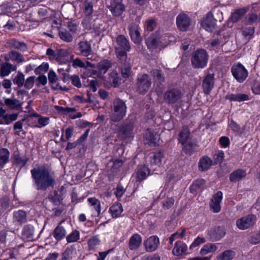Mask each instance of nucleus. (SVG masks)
<instances>
[{"mask_svg":"<svg viewBox=\"0 0 260 260\" xmlns=\"http://www.w3.org/2000/svg\"><path fill=\"white\" fill-rule=\"evenodd\" d=\"M33 185L38 190L45 191L55 184V180L49 167L45 165H36L30 170Z\"/></svg>","mask_w":260,"mask_h":260,"instance_id":"nucleus-1","label":"nucleus"},{"mask_svg":"<svg viewBox=\"0 0 260 260\" xmlns=\"http://www.w3.org/2000/svg\"><path fill=\"white\" fill-rule=\"evenodd\" d=\"M127 107L125 102L120 99H115L112 105L110 118L114 122H118L125 116Z\"/></svg>","mask_w":260,"mask_h":260,"instance_id":"nucleus-2","label":"nucleus"},{"mask_svg":"<svg viewBox=\"0 0 260 260\" xmlns=\"http://www.w3.org/2000/svg\"><path fill=\"white\" fill-rule=\"evenodd\" d=\"M117 45L115 52L119 60H125L126 58V52L131 50L128 41L123 35H119L116 39Z\"/></svg>","mask_w":260,"mask_h":260,"instance_id":"nucleus-3","label":"nucleus"},{"mask_svg":"<svg viewBox=\"0 0 260 260\" xmlns=\"http://www.w3.org/2000/svg\"><path fill=\"white\" fill-rule=\"evenodd\" d=\"M208 55L204 49H198L192 55L191 62L194 68H204L207 64Z\"/></svg>","mask_w":260,"mask_h":260,"instance_id":"nucleus-4","label":"nucleus"},{"mask_svg":"<svg viewBox=\"0 0 260 260\" xmlns=\"http://www.w3.org/2000/svg\"><path fill=\"white\" fill-rule=\"evenodd\" d=\"M232 74L234 78L239 83H242L247 78L248 72L240 63H235L231 68Z\"/></svg>","mask_w":260,"mask_h":260,"instance_id":"nucleus-5","label":"nucleus"},{"mask_svg":"<svg viewBox=\"0 0 260 260\" xmlns=\"http://www.w3.org/2000/svg\"><path fill=\"white\" fill-rule=\"evenodd\" d=\"M151 83V80L148 74H139L137 76V85L140 93L146 92L150 89Z\"/></svg>","mask_w":260,"mask_h":260,"instance_id":"nucleus-6","label":"nucleus"},{"mask_svg":"<svg viewBox=\"0 0 260 260\" xmlns=\"http://www.w3.org/2000/svg\"><path fill=\"white\" fill-rule=\"evenodd\" d=\"M257 220L256 216L253 214H249L243 216L236 221L237 228L241 230H245L254 225Z\"/></svg>","mask_w":260,"mask_h":260,"instance_id":"nucleus-7","label":"nucleus"},{"mask_svg":"<svg viewBox=\"0 0 260 260\" xmlns=\"http://www.w3.org/2000/svg\"><path fill=\"white\" fill-rule=\"evenodd\" d=\"M216 21L213 14L210 12L203 18L201 21V24L206 30L212 31L215 28Z\"/></svg>","mask_w":260,"mask_h":260,"instance_id":"nucleus-8","label":"nucleus"},{"mask_svg":"<svg viewBox=\"0 0 260 260\" xmlns=\"http://www.w3.org/2000/svg\"><path fill=\"white\" fill-rule=\"evenodd\" d=\"M179 141L183 146V149L186 151H188V149L186 148L188 146L189 148H192V144L190 142V132L187 126L183 127L180 132Z\"/></svg>","mask_w":260,"mask_h":260,"instance_id":"nucleus-9","label":"nucleus"},{"mask_svg":"<svg viewBox=\"0 0 260 260\" xmlns=\"http://www.w3.org/2000/svg\"><path fill=\"white\" fill-rule=\"evenodd\" d=\"M134 120H126L121 126L120 134L123 138L131 137L134 134Z\"/></svg>","mask_w":260,"mask_h":260,"instance_id":"nucleus-10","label":"nucleus"},{"mask_svg":"<svg viewBox=\"0 0 260 260\" xmlns=\"http://www.w3.org/2000/svg\"><path fill=\"white\" fill-rule=\"evenodd\" d=\"M78 3L80 8V13L83 16H90L93 12L92 0H79Z\"/></svg>","mask_w":260,"mask_h":260,"instance_id":"nucleus-11","label":"nucleus"},{"mask_svg":"<svg viewBox=\"0 0 260 260\" xmlns=\"http://www.w3.org/2000/svg\"><path fill=\"white\" fill-rule=\"evenodd\" d=\"M214 86V75L213 74H208L204 78L202 82V88L204 93L209 95Z\"/></svg>","mask_w":260,"mask_h":260,"instance_id":"nucleus-12","label":"nucleus"},{"mask_svg":"<svg viewBox=\"0 0 260 260\" xmlns=\"http://www.w3.org/2000/svg\"><path fill=\"white\" fill-rule=\"evenodd\" d=\"M128 29L129 34L133 42L135 44L140 43L142 41V37L139 25L136 23H132L129 25Z\"/></svg>","mask_w":260,"mask_h":260,"instance_id":"nucleus-13","label":"nucleus"},{"mask_svg":"<svg viewBox=\"0 0 260 260\" xmlns=\"http://www.w3.org/2000/svg\"><path fill=\"white\" fill-rule=\"evenodd\" d=\"M222 200V192L221 191H217L212 198L210 203V209L214 213H218L221 210L220 203Z\"/></svg>","mask_w":260,"mask_h":260,"instance_id":"nucleus-14","label":"nucleus"},{"mask_svg":"<svg viewBox=\"0 0 260 260\" xmlns=\"http://www.w3.org/2000/svg\"><path fill=\"white\" fill-rule=\"evenodd\" d=\"M109 8L115 16L121 15L125 10V7L122 3V0H112Z\"/></svg>","mask_w":260,"mask_h":260,"instance_id":"nucleus-15","label":"nucleus"},{"mask_svg":"<svg viewBox=\"0 0 260 260\" xmlns=\"http://www.w3.org/2000/svg\"><path fill=\"white\" fill-rule=\"evenodd\" d=\"M208 235L212 241H217L225 236V230L223 227H214L208 231Z\"/></svg>","mask_w":260,"mask_h":260,"instance_id":"nucleus-16","label":"nucleus"},{"mask_svg":"<svg viewBox=\"0 0 260 260\" xmlns=\"http://www.w3.org/2000/svg\"><path fill=\"white\" fill-rule=\"evenodd\" d=\"M160 137L158 134L154 133L151 129H147L144 134V141L149 145H158Z\"/></svg>","mask_w":260,"mask_h":260,"instance_id":"nucleus-17","label":"nucleus"},{"mask_svg":"<svg viewBox=\"0 0 260 260\" xmlns=\"http://www.w3.org/2000/svg\"><path fill=\"white\" fill-rule=\"evenodd\" d=\"M181 97V92L179 90L172 89L165 93L164 99L168 103L174 104L177 102Z\"/></svg>","mask_w":260,"mask_h":260,"instance_id":"nucleus-18","label":"nucleus"},{"mask_svg":"<svg viewBox=\"0 0 260 260\" xmlns=\"http://www.w3.org/2000/svg\"><path fill=\"white\" fill-rule=\"evenodd\" d=\"M178 28L182 31H186L190 25V19L185 14L178 15L176 18Z\"/></svg>","mask_w":260,"mask_h":260,"instance_id":"nucleus-19","label":"nucleus"},{"mask_svg":"<svg viewBox=\"0 0 260 260\" xmlns=\"http://www.w3.org/2000/svg\"><path fill=\"white\" fill-rule=\"evenodd\" d=\"M77 51L78 53L83 56L87 57L92 52L91 44L87 41H81L77 45Z\"/></svg>","mask_w":260,"mask_h":260,"instance_id":"nucleus-20","label":"nucleus"},{"mask_svg":"<svg viewBox=\"0 0 260 260\" xmlns=\"http://www.w3.org/2000/svg\"><path fill=\"white\" fill-rule=\"evenodd\" d=\"M159 244V238L156 236H152L144 241V244L147 251H155Z\"/></svg>","mask_w":260,"mask_h":260,"instance_id":"nucleus-21","label":"nucleus"},{"mask_svg":"<svg viewBox=\"0 0 260 260\" xmlns=\"http://www.w3.org/2000/svg\"><path fill=\"white\" fill-rule=\"evenodd\" d=\"M122 66L121 68V72L122 77L124 78H128L132 74V67L130 62V59L127 57L125 60H120Z\"/></svg>","mask_w":260,"mask_h":260,"instance_id":"nucleus-22","label":"nucleus"},{"mask_svg":"<svg viewBox=\"0 0 260 260\" xmlns=\"http://www.w3.org/2000/svg\"><path fill=\"white\" fill-rule=\"evenodd\" d=\"M164 159V154L162 152L159 151L154 153L153 156L151 157L150 164L153 169H155V167H160L162 165V161Z\"/></svg>","mask_w":260,"mask_h":260,"instance_id":"nucleus-23","label":"nucleus"},{"mask_svg":"<svg viewBox=\"0 0 260 260\" xmlns=\"http://www.w3.org/2000/svg\"><path fill=\"white\" fill-rule=\"evenodd\" d=\"M17 69V67L15 64H12L8 62H4L2 64L0 69V76L4 77L8 76L12 71H15Z\"/></svg>","mask_w":260,"mask_h":260,"instance_id":"nucleus-24","label":"nucleus"},{"mask_svg":"<svg viewBox=\"0 0 260 260\" xmlns=\"http://www.w3.org/2000/svg\"><path fill=\"white\" fill-rule=\"evenodd\" d=\"M145 42L150 50H153L159 46L160 43V38L151 35L145 39Z\"/></svg>","mask_w":260,"mask_h":260,"instance_id":"nucleus-25","label":"nucleus"},{"mask_svg":"<svg viewBox=\"0 0 260 260\" xmlns=\"http://www.w3.org/2000/svg\"><path fill=\"white\" fill-rule=\"evenodd\" d=\"M60 63H66L69 61V52L67 49H59L56 51L55 59Z\"/></svg>","mask_w":260,"mask_h":260,"instance_id":"nucleus-26","label":"nucleus"},{"mask_svg":"<svg viewBox=\"0 0 260 260\" xmlns=\"http://www.w3.org/2000/svg\"><path fill=\"white\" fill-rule=\"evenodd\" d=\"M142 241L141 236L138 234L133 235L129 240V248L131 250H136L140 246Z\"/></svg>","mask_w":260,"mask_h":260,"instance_id":"nucleus-27","label":"nucleus"},{"mask_svg":"<svg viewBox=\"0 0 260 260\" xmlns=\"http://www.w3.org/2000/svg\"><path fill=\"white\" fill-rule=\"evenodd\" d=\"M225 99L230 101L241 102L250 100L248 94L245 93L228 94Z\"/></svg>","mask_w":260,"mask_h":260,"instance_id":"nucleus-28","label":"nucleus"},{"mask_svg":"<svg viewBox=\"0 0 260 260\" xmlns=\"http://www.w3.org/2000/svg\"><path fill=\"white\" fill-rule=\"evenodd\" d=\"M7 44L10 48L18 49L22 51H25L27 49V45L25 43L19 41L15 39L8 40Z\"/></svg>","mask_w":260,"mask_h":260,"instance_id":"nucleus-29","label":"nucleus"},{"mask_svg":"<svg viewBox=\"0 0 260 260\" xmlns=\"http://www.w3.org/2000/svg\"><path fill=\"white\" fill-rule=\"evenodd\" d=\"M66 229L60 225V223L55 228L52 233L53 237L57 241L63 239L66 237Z\"/></svg>","mask_w":260,"mask_h":260,"instance_id":"nucleus-30","label":"nucleus"},{"mask_svg":"<svg viewBox=\"0 0 260 260\" xmlns=\"http://www.w3.org/2000/svg\"><path fill=\"white\" fill-rule=\"evenodd\" d=\"M13 221L19 224L25 223L26 221V212L21 210L15 211L13 213Z\"/></svg>","mask_w":260,"mask_h":260,"instance_id":"nucleus-31","label":"nucleus"},{"mask_svg":"<svg viewBox=\"0 0 260 260\" xmlns=\"http://www.w3.org/2000/svg\"><path fill=\"white\" fill-rule=\"evenodd\" d=\"M246 173L242 169H237L233 172L230 176V180L232 182H237L245 178Z\"/></svg>","mask_w":260,"mask_h":260,"instance_id":"nucleus-32","label":"nucleus"},{"mask_svg":"<svg viewBox=\"0 0 260 260\" xmlns=\"http://www.w3.org/2000/svg\"><path fill=\"white\" fill-rule=\"evenodd\" d=\"M149 169L146 166H139L137 173V181L141 182L145 180L149 175Z\"/></svg>","mask_w":260,"mask_h":260,"instance_id":"nucleus-33","label":"nucleus"},{"mask_svg":"<svg viewBox=\"0 0 260 260\" xmlns=\"http://www.w3.org/2000/svg\"><path fill=\"white\" fill-rule=\"evenodd\" d=\"M249 9L248 7H244L235 10L232 14L231 19L232 21L236 22L238 21L247 13Z\"/></svg>","mask_w":260,"mask_h":260,"instance_id":"nucleus-34","label":"nucleus"},{"mask_svg":"<svg viewBox=\"0 0 260 260\" xmlns=\"http://www.w3.org/2000/svg\"><path fill=\"white\" fill-rule=\"evenodd\" d=\"M187 249L186 244L181 241H177L175 244V246L172 250L174 255H181L184 253Z\"/></svg>","mask_w":260,"mask_h":260,"instance_id":"nucleus-35","label":"nucleus"},{"mask_svg":"<svg viewBox=\"0 0 260 260\" xmlns=\"http://www.w3.org/2000/svg\"><path fill=\"white\" fill-rule=\"evenodd\" d=\"M212 165V160L208 156L202 157L199 162V169L202 171H207Z\"/></svg>","mask_w":260,"mask_h":260,"instance_id":"nucleus-36","label":"nucleus"},{"mask_svg":"<svg viewBox=\"0 0 260 260\" xmlns=\"http://www.w3.org/2000/svg\"><path fill=\"white\" fill-rule=\"evenodd\" d=\"M109 212L113 218L119 217L123 212L122 205L119 203H115L110 207Z\"/></svg>","mask_w":260,"mask_h":260,"instance_id":"nucleus-37","label":"nucleus"},{"mask_svg":"<svg viewBox=\"0 0 260 260\" xmlns=\"http://www.w3.org/2000/svg\"><path fill=\"white\" fill-rule=\"evenodd\" d=\"M150 74L153 78L154 84L157 85L158 83L161 84L162 82H164L165 77L162 74L161 70L158 69H153L151 71Z\"/></svg>","mask_w":260,"mask_h":260,"instance_id":"nucleus-38","label":"nucleus"},{"mask_svg":"<svg viewBox=\"0 0 260 260\" xmlns=\"http://www.w3.org/2000/svg\"><path fill=\"white\" fill-rule=\"evenodd\" d=\"M10 153L8 149L2 148L0 149V170L9 161Z\"/></svg>","mask_w":260,"mask_h":260,"instance_id":"nucleus-39","label":"nucleus"},{"mask_svg":"<svg viewBox=\"0 0 260 260\" xmlns=\"http://www.w3.org/2000/svg\"><path fill=\"white\" fill-rule=\"evenodd\" d=\"M217 249V247L216 244L207 243L202 247L200 251V254L202 255H205L209 253L214 252Z\"/></svg>","mask_w":260,"mask_h":260,"instance_id":"nucleus-40","label":"nucleus"},{"mask_svg":"<svg viewBox=\"0 0 260 260\" xmlns=\"http://www.w3.org/2000/svg\"><path fill=\"white\" fill-rule=\"evenodd\" d=\"M97 67L100 73L105 74L112 67V63L109 60H103L98 63Z\"/></svg>","mask_w":260,"mask_h":260,"instance_id":"nucleus-41","label":"nucleus"},{"mask_svg":"<svg viewBox=\"0 0 260 260\" xmlns=\"http://www.w3.org/2000/svg\"><path fill=\"white\" fill-rule=\"evenodd\" d=\"M34 235V228L33 226L28 224L24 226L22 231V236L24 239L31 240Z\"/></svg>","mask_w":260,"mask_h":260,"instance_id":"nucleus-42","label":"nucleus"},{"mask_svg":"<svg viewBox=\"0 0 260 260\" xmlns=\"http://www.w3.org/2000/svg\"><path fill=\"white\" fill-rule=\"evenodd\" d=\"M235 256V252L232 250H226L216 256L217 260H232Z\"/></svg>","mask_w":260,"mask_h":260,"instance_id":"nucleus-43","label":"nucleus"},{"mask_svg":"<svg viewBox=\"0 0 260 260\" xmlns=\"http://www.w3.org/2000/svg\"><path fill=\"white\" fill-rule=\"evenodd\" d=\"M4 103L8 107L11 109H18L21 106L20 101L15 99H6Z\"/></svg>","mask_w":260,"mask_h":260,"instance_id":"nucleus-44","label":"nucleus"},{"mask_svg":"<svg viewBox=\"0 0 260 260\" xmlns=\"http://www.w3.org/2000/svg\"><path fill=\"white\" fill-rule=\"evenodd\" d=\"M257 21H259V15H257L255 13L251 12L249 13L244 20V23L246 25H251Z\"/></svg>","mask_w":260,"mask_h":260,"instance_id":"nucleus-45","label":"nucleus"},{"mask_svg":"<svg viewBox=\"0 0 260 260\" xmlns=\"http://www.w3.org/2000/svg\"><path fill=\"white\" fill-rule=\"evenodd\" d=\"M90 205L93 207L96 212L97 216L101 213V203L99 200L95 198H89L87 199Z\"/></svg>","mask_w":260,"mask_h":260,"instance_id":"nucleus-46","label":"nucleus"},{"mask_svg":"<svg viewBox=\"0 0 260 260\" xmlns=\"http://www.w3.org/2000/svg\"><path fill=\"white\" fill-rule=\"evenodd\" d=\"M80 234L79 231L75 230L66 237V240L68 243L76 242L80 239Z\"/></svg>","mask_w":260,"mask_h":260,"instance_id":"nucleus-47","label":"nucleus"},{"mask_svg":"<svg viewBox=\"0 0 260 260\" xmlns=\"http://www.w3.org/2000/svg\"><path fill=\"white\" fill-rule=\"evenodd\" d=\"M58 34L60 38L66 42H71L73 40L72 36L65 29L60 28Z\"/></svg>","mask_w":260,"mask_h":260,"instance_id":"nucleus-48","label":"nucleus"},{"mask_svg":"<svg viewBox=\"0 0 260 260\" xmlns=\"http://www.w3.org/2000/svg\"><path fill=\"white\" fill-rule=\"evenodd\" d=\"M205 183L204 179H199L194 181L190 187V192L192 193H196L199 190L201 187Z\"/></svg>","mask_w":260,"mask_h":260,"instance_id":"nucleus-49","label":"nucleus"},{"mask_svg":"<svg viewBox=\"0 0 260 260\" xmlns=\"http://www.w3.org/2000/svg\"><path fill=\"white\" fill-rule=\"evenodd\" d=\"M35 116L38 118L37 120L38 125H36V127H44L48 125L50 122V118L49 117H43L38 114H36Z\"/></svg>","mask_w":260,"mask_h":260,"instance_id":"nucleus-50","label":"nucleus"},{"mask_svg":"<svg viewBox=\"0 0 260 260\" xmlns=\"http://www.w3.org/2000/svg\"><path fill=\"white\" fill-rule=\"evenodd\" d=\"M9 56L12 60H15L18 63L22 62L24 60L23 55L19 52H18L15 51H11L9 53Z\"/></svg>","mask_w":260,"mask_h":260,"instance_id":"nucleus-51","label":"nucleus"},{"mask_svg":"<svg viewBox=\"0 0 260 260\" xmlns=\"http://www.w3.org/2000/svg\"><path fill=\"white\" fill-rule=\"evenodd\" d=\"M229 125V127L236 133L242 134L245 132L244 127L241 128L240 125L233 120H231L230 121Z\"/></svg>","mask_w":260,"mask_h":260,"instance_id":"nucleus-52","label":"nucleus"},{"mask_svg":"<svg viewBox=\"0 0 260 260\" xmlns=\"http://www.w3.org/2000/svg\"><path fill=\"white\" fill-rule=\"evenodd\" d=\"M51 199L55 205H58L61 203L63 198L60 192L55 190L51 194Z\"/></svg>","mask_w":260,"mask_h":260,"instance_id":"nucleus-53","label":"nucleus"},{"mask_svg":"<svg viewBox=\"0 0 260 260\" xmlns=\"http://www.w3.org/2000/svg\"><path fill=\"white\" fill-rule=\"evenodd\" d=\"M14 161L17 165L23 167L28 161V158L26 157H22L19 154H16L14 155Z\"/></svg>","mask_w":260,"mask_h":260,"instance_id":"nucleus-54","label":"nucleus"},{"mask_svg":"<svg viewBox=\"0 0 260 260\" xmlns=\"http://www.w3.org/2000/svg\"><path fill=\"white\" fill-rule=\"evenodd\" d=\"M18 117V114L17 113L13 114H6L4 117V123L6 124H10L12 122L16 121Z\"/></svg>","mask_w":260,"mask_h":260,"instance_id":"nucleus-55","label":"nucleus"},{"mask_svg":"<svg viewBox=\"0 0 260 260\" xmlns=\"http://www.w3.org/2000/svg\"><path fill=\"white\" fill-rule=\"evenodd\" d=\"M100 243V240L98 236H94L88 240V245L90 250H93L96 248Z\"/></svg>","mask_w":260,"mask_h":260,"instance_id":"nucleus-56","label":"nucleus"},{"mask_svg":"<svg viewBox=\"0 0 260 260\" xmlns=\"http://www.w3.org/2000/svg\"><path fill=\"white\" fill-rule=\"evenodd\" d=\"M55 108L59 113L64 115H68L76 111L74 108L63 107L58 106H56Z\"/></svg>","mask_w":260,"mask_h":260,"instance_id":"nucleus-57","label":"nucleus"},{"mask_svg":"<svg viewBox=\"0 0 260 260\" xmlns=\"http://www.w3.org/2000/svg\"><path fill=\"white\" fill-rule=\"evenodd\" d=\"M24 75L20 72L17 74L13 80L14 83L17 85L19 87H21L24 85Z\"/></svg>","mask_w":260,"mask_h":260,"instance_id":"nucleus-58","label":"nucleus"},{"mask_svg":"<svg viewBox=\"0 0 260 260\" xmlns=\"http://www.w3.org/2000/svg\"><path fill=\"white\" fill-rule=\"evenodd\" d=\"M248 241L252 244H257L260 243V231L253 234L249 238Z\"/></svg>","mask_w":260,"mask_h":260,"instance_id":"nucleus-59","label":"nucleus"},{"mask_svg":"<svg viewBox=\"0 0 260 260\" xmlns=\"http://www.w3.org/2000/svg\"><path fill=\"white\" fill-rule=\"evenodd\" d=\"M205 242H206V239L205 238L198 236L194 240L193 242L190 245V249H192L194 248L199 246L201 244L204 243Z\"/></svg>","mask_w":260,"mask_h":260,"instance_id":"nucleus-60","label":"nucleus"},{"mask_svg":"<svg viewBox=\"0 0 260 260\" xmlns=\"http://www.w3.org/2000/svg\"><path fill=\"white\" fill-rule=\"evenodd\" d=\"M123 164V161L122 159H116L114 160H110L108 164V166H110L112 165L111 168L113 170L117 169L119 167H120Z\"/></svg>","mask_w":260,"mask_h":260,"instance_id":"nucleus-61","label":"nucleus"},{"mask_svg":"<svg viewBox=\"0 0 260 260\" xmlns=\"http://www.w3.org/2000/svg\"><path fill=\"white\" fill-rule=\"evenodd\" d=\"M35 78L36 77L35 76H30L27 78L24 81V86L26 89L31 88L34 86Z\"/></svg>","mask_w":260,"mask_h":260,"instance_id":"nucleus-62","label":"nucleus"},{"mask_svg":"<svg viewBox=\"0 0 260 260\" xmlns=\"http://www.w3.org/2000/svg\"><path fill=\"white\" fill-rule=\"evenodd\" d=\"M110 80L113 82L115 87L118 85L119 77L116 71H113L110 73Z\"/></svg>","mask_w":260,"mask_h":260,"instance_id":"nucleus-63","label":"nucleus"},{"mask_svg":"<svg viewBox=\"0 0 260 260\" xmlns=\"http://www.w3.org/2000/svg\"><path fill=\"white\" fill-rule=\"evenodd\" d=\"M74 248L72 247H67L62 253V257L61 260H68L70 258L73 253Z\"/></svg>","mask_w":260,"mask_h":260,"instance_id":"nucleus-64","label":"nucleus"}]
</instances>
